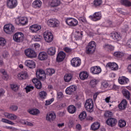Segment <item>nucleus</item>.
Here are the masks:
<instances>
[{"label": "nucleus", "mask_w": 131, "mask_h": 131, "mask_svg": "<svg viewBox=\"0 0 131 131\" xmlns=\"http://www.w3.org/2000/svg\"><path fill=\"white\" fill-rule=\"evenodd\" d=\"M11 88L13 91L14 92H17L19 90V86L16 84H11Z\"/></svg>", "instance_id": "obj_51"}, {"label": "nucleus", "mask_w": 131, "mask_h": 131, "mask_svg": "<svg viewBox=\"0 0 131 131\" xmlns=\"http://www.w3.org/2000/svg\"><path fill=\"white\" fill-rule=\"evenodd\" d=\"M71 63L73 67H79L81 64V60L78 57H74L71 60Z\"/></svg>", "instance_id": "obj_11"}, {"label": "nucleus", "mask_w": 131, "mask_h": 131, "mask_svg": "<svg viewBox=\"0 0 131 131\" xmlns=\"http://www.w3.org/2000/svg\"><path fill=\"white\" fill-rule=\"evenodd\" d=\"M32 82L35 84L36 89L40 90L41 89V82L37 78H34L32 79Z\"/></svg>", "instance_id": "obj_30"}, {"label": "nucleus", "mask_w": 131, "mask_h": 131, "mask_svg": "<svg viewBox=\"0 0 131 131\" xmlns=\"http://www.w3.org/2000/svg\"><path fill=\"white\" fill-rule=\"evenodd\" d=\"M103 3L102 0H94L93 2V5L97 8V7H100Z\"/></svg>", "instance_id": "obj_44"}, {"label": "nucleus", "mask_w": 131, "mask_h": 131, "mask_svg": "<svg viewBox=\"0 0 131 131\" xmlns=\"http://www.w3.org/2000/svg\"><path fill=\"white\" fill-rule=\"evenodd\" d=\"M27 77H28V74L27 72H21L17 75V78L21 80L26 79Z\"/></svg>", "instance_id": "obj_27"}, {"label": "nucleus", "mask_w": 131, "mask_h": 131, "mask_svg": "<svg viewBox=\"0 0 131 131\" xmlns=\"http://www.w3.org/2000/svg\"><path fill=\"white\" fill-rule=\"evenodd\" d=\"M77 89V87L76 85H70L66 89V94L67 95H72L76 91Z\"/></svg>", "instance_id": "obj_13"}, {"label": "nucleus", "mask_w": 131, "mask_h": 131, "mask_svg": "<svg viewBox=\"0 0 131 131\" xmlns=\"http://www.w3.org/2000/svg\"><path fill=\"white\" fill-rule=\"evenodd\" d=\"M72 79V75L71 74H66L64 76V80L66 82H69Z\"/></svg>", "instance_id": "obj_37"}, {"label": "nucleus", "mask_w": 131, "mask_h": 131, "mask_svg": "<svg viewBox=\"0 0 131 131\" xmlns=\"http://www.w3.org/2000/svg\"><path fill=\"white\" fill-rule=\"evenodd\" d=\"M112 89L114 90L115 91H116V90H118V86H117L115 84H114L113 85Z\"/></svg>", "instance_id": "obj_63"}, {"label": "nucleus", "mask_w": 131, "mask_h": 131, "mask_svg": "<svg viewBox=\"0 0 131 131\" xmlns=\"http://www.w3.org/2000/svg\"><path fill=\"white\" fill-rule=\"evenodd\" d=\"M118 81L120 84H127L129 79L124 76H122L119 78Z\"/></svg>", "instance_id": "obj_28"}, {"label": "nucleus", "mask_w": 131, "mask_h": 131, "mask_svg": "<svg viewBox=\"0 0 131 131\" xmlns=\"http://www.w3.org/2000/svg\"><path fill=\"white\" fill-rule=\"evenodd\" d=\"M5 94V90L3 89L0 90V97H2V96H4Z\"/></svg>", "instance_id": "obj_62"}, {"label": "nucleus", "mask_w": 131, "mask_h": 131, "mask_svg": "<svg viewBox=\"0 0 131 131\" xmlns=\"http://www.w3.org/2000/svg\"><path fill=\"white\" fill-rule=\"evenodd\" d=\"M24 64L26 67H28L30 69H33V68H35V62L33 60L27 59L25 60Z\"/></svg>", "instance_id": "obj_12"}, {"label": "nucleus", "mask_w": 131, "mask_h": 131, "mask_svg": "<svg viewBox=\"0 0 131 131\" xmlns=\"http://www.w3.org/2000/svg\"><path fill=\"white\" fill-rule=\"evenodd\" d=\"M66 57V53L63 51H60L57 56L56 60L57 62H62Z\"/></svg>", "instance_id": "obj_19"}, {"label": "nucleus", "mask_w": 131, "mask_h": 131, "mask_svg": "<svg viewBox=\"0 0 131 131\" xmlns=\"http://www.w3.org/2000/svg\"><path fill=\"white\" fill-rule=\"evenodd\" d=\"M40 113V112H39L38 109L36 108L29 111V113H30V114H31L32 115H37V114H39Z\"/></svg>", "instance_id": "obj_40"}, {"label": "nucleus", "mask_w": 131, "mask_h": 131, "mask_svg": "<svg viewBox=\"0 0 131 131\" xmlns=\"http://www.w3.org/2000/svg\"><path fill=\"white\" fill-rule=\"evenodd\" d=\"M56 72L54 69H47L46 70V73L47 75H53Z\"/></svg>", "instance_id": "obj_42"}, {"label": "nucleus", "mask_w": 131, "mask_h": 131, "mask_svg": "<svg viewBox=\"0 0 131 131\" xmlns=\"http://www.w3.org/2000/svg\"><path fill=\"white\" fill-rule=\"evenodd\" d=\"M56 119V114L54 113H49L47 114L46 116V120L48 121H50V122L52 121H54Z\"/></svg>", "instance_id": "obj_20"}, {"label": "nucleus", "mask_w": 131, "mask_h": 131, "mask_svg": "<svg viewBox=\"0 0 131 131\" xmlns=\"http://www.w3.org/2000/svg\"><path fill=\"white\" fill-rule=\"evenodd\" d=\"M61 5V1L60 0H51L49 2V5L51 8H57Z\"/></svg>", "instance_id": "obj_16"}, {"label": "nucleus", "mask_w": 131, "mask_h": 131, "mask_svg": "<svg viewBox=\"0 0 131 131\" xmlns=\"http://www.w3.org/2000/svg\"><path fill=\"white\" fill-rule=\"evenodd\" d=\"M41 5H42V2L41 1L35 0L33 2L32 6L34 9H39L41 7Z\"/></svg>", "instance_id": "obj_23"}, {"label": "nucleus", "mask_w": 131, "mask_h": 131, "mask_svg": "<svg viewBox=\"0 0 131 131\" xmlns=\"http://www.w3.org/2000/svg\"><path fill=\"white\" fill-rule=\"evenodd\" d=\"M126 46L129 48V49H131V39L128 40L126 42Z\"/></svg>", "instance_id": "obj_59"}, {"label": "nucleus", "mask_w": 131, "mask_h": 131, "mask_svg": "<svg viewBox=\"0 0 131 131\" xmlns=\"http://www.w3.org/2000/svg\"><path fill=\"white\" fill-rule=\"evenodd\" d=\"M57 99H62L63 98V93L61 92H57Z\"/></svg>", "instance_id": "obj_57"}, {"label": "nucleus", "mask_w": 131, "mask_h": 131, "mask_svg": "<svg viewBox=\"0 0 131 131\" xmlns=\"http://www.w3.org/2000/svg\"><path fill=\"white\" fill-rule=\"evenodd\" d=\"M101 85L103 88H104V89H107V88L109 86V83L106 81L102 82L101 83Z\"/></svg>", "instance_id": "obj_55"}, {"label": "nucleus", "mask_w": 131, "mask_h": 131, "mask_svg": "<svg viewBox=\"0 0 131 131\" xmlns=\"http://www.w3.org/2000/svg\"><path fill=\"white\" fill-rule=\"evenodd\" d=\"M128 71L131 74V64L128 66Z\"/></svg>", "instance_id": "obj_64"}, {"label": "nucleus", "mask_w": 131, "mask_h": 131, "mask_svg": "<svg viewBox=\"0 0 131 131\" xmlns=\"http://www.w3.org/2000/svg\"><path fill=\"white\" fill-rule=\"evenodd\" d=\"M122 94L127 100H130V93H129V91H128L127 90L123 89L122 91Z\"/></svg>", "instance_id": "obj_33"}, {"label": "nucleus", "mask_w": 131, "mask_h": 131, "mask_svg": "<svg viewBox=\"0 0 131 131\" xmlns=\"http://www.w3.org/2000/svg\"><path fill=\"white\" fill-rule=\"evenodd\" d=\"M76 128L78 129V130H80V129H81V125L79 124H77L76 126Z\"/></svg>", "instance_id": "obj_61"}, {"label": "nucleus", "mask_w": 131, "mask_h": 131, "mask_svg": "<svg viewBox=\"0 0 131 131\" xmlns=\"http://www.w3.org/2000/svg\"><path fill=\"white\" fill-rule=\"evenodd\" d=\"M66 23L71 27H75L78 25V21L74 18H68L66 20Z\"/></svg>", "instance_id": "obj_8"}, {"label": "nucleus", "mask_w": 131, "mask_h": 131, "mask_svg": "<svg viewBox=\"0 0 131 131\" xmlns=\"http://www.w3.org/2000/svg\"><path fill=\"white\" fill-rule=\"evenodd\" d=\"M24 34L22 32L15 33L13 36V39L15 42H22L24 40Z\"/></svg>", "instance_id": "obj_2"}, {"label": "nucleus", "mask_w": 131, "mask_h": 131, "mask_svg": "<svg viewBox=\"0 0 131 131\" xmlns=\"http://www.w3.org/2000/svg\"><path fill=\"white\" fill-rule=\"evenodd\" d=\"M111 37L113 38L114 40H120L121 38V36H120V34L118 32L112 33L111 35Z\"/></svg>", "instance_id": "obj_31"}, {"label": "nucleus", "mask_w": 131, "mask_h": 131, "mask_svg": "<svg viewBox=\"0 0 131 131\" xmlns=\"http://www.w3.org/2000/svg\"><path fill=\"white\" fill-rule=\"evenodd\" d=\"M117 11L118 13H120V14H124V12L122 11V9L121 8H117Z\"/></svg>", "instance_id": "obj_60"}, {"label": "nucleus", "mask_w": 131, "mask_h": 131, "mask_svg": "<svg viewBox=\"0 0 131 131\" xmlns=\"http://www.w3.org/2000/svg\"><path fill=\"white\" fill-rule=\"evenodd\" d=\"M90 71L92 74H100V73L102 71V69L99 66H94L91 67Z\"/></svg>", "instance_id": "obj_14"}, {"label": "nucleus", "mask_w": 131, "mask_h": 131, "mask_svg": "<svg viewBox=\"0 0 131 131\" xmlns=\"http://www.w3.org/2000/svg\"><path fill=\"white\" fill-rule=\"evenodd\" d=\"M1 72L4 75V76H3L4 79H5V80H8V78H9V76L7 74V72H6L5 70H2L1 71Z\"/></svg>", "instance_id": "obj_52"}, {"label": "nucleus", "mask_w": 131, "mask_h": 131, "mask_svg": "<svg viewBox=\"0 0 131 131\" xmlns=\"http://www.w3.org/2000/svg\"><path fill=\"white\" fill-rule=\"evenodd\" d=\"M10 109L12 111H17L18 110V106L17 105H12L10 107Z\"/></svg>", "instance_id": "obj_58"}, {"label": "nucleus", "mask_w": 131, "mask_h": 131, "mask_svg": "<svg viewBox=\"0 0 131 131\" xmlns=\"http://www.w3.org/2000/svg\"><path fill=\"white\" fill-rule=\"evenodd\" d=\"M125 54L123 52L117 51L114 53L113 55L117 58H121V57H123Z\"/></svg>", "instance_id": "obj_39"}, {"label": "nucleus", "mask_w": 131, "mask_h": 131, "mask_svg": "<svg viewBox=\"0 0 131 131\" xmlns=\"http://www.w3.org/2000/svg\"><path fill=\"white\" fill-rule=\"evenodd\" d=\"M113 113L109 111H106L104 114V116L106 118H108V117H112Z\"/></svg>", "instance_id": "obj_48"}, {"label": "nucleus", "mask_w": 131, "mask_h": 131, "mask_svg": "<svg viewBox=\"0 0 131 131\" xmlns=\"http://www.w3.org/2000/svg\"><path fill=\"white\" fill-rule=\"evenodd\" d=\"M75 37L77 39H81V37H82V32H79V31H76Z\"/></svg>", "instance_id": "obj_47"}, {"label": "nucleus", "mask_w": 131, "mask_h": 131, "mask_svg": "<svg viewBox=\"0 0 131 131\" xmlns=\"http://www.w3.org/2000/svg\"><path fill=\"white\" fill-rule=\"evenodd\" d=\"M18 21V25H26L28 23V18L26 17H20L17 18Z\"/></svg>", "instance_id": "obj_17"}, {"label": "nucleus", "mask_w": 131, "mask_h": 131, "mask_svg": "<svg viewBox=\"0 0 131 131\" xmlns=\"http://www.w3.org/2000/svg\"><path fill=\"white\" fill-rule=\"evenodd\" d=\"M78 20L80 22H83V23H86V18L84 16H80L78 18Z\"/></svg>", "instance_id": "obj_53"}, {"label": "nucleus", "mask_w": 131, "mask_h": 131, "mask_svg": "<svg viewBox=\"0 0 131 131\" xmlns=\"http://www.w3.org/2000/svg\"><path fill=\"white\" fill-rule=\"evenodd\" d=\"M106 123L110 126H115L117 124V120L114 118H110L106 120Z\"/></svg>", "instance_id": "obj_15"}, {"label": "nucleus", "mask_w": 131, "mask_h": 131, "mask_svg": "<svg viewBox=\"0 0 131 131\" xmlns=\"http://www.w3.org/2000/svg\"><path fill=\"white\" fill-rule=\"evenodd\" d=\"M100 128V123L98 122L93 123L91 125V129L92 130H97Z\"/></svg>", "instance_id": "obj_36"}, {"label": "nucleus", "mask_w": 131, "mask_h": 131, "mask_svg": "<svg viewBox=\"0 0 131 131\" xmlns=\"http://www.w3.org/2000/svg\"><path fill=\"white\" fill-rule=\"evenodd\" d=\"M4 30L7 34H12L15 31V27L11 24H7L4 26Z\"/></svg>", "instance_id": "obj_4"}, {"label": "nucleus", "mask_w": 131, "mask_h": 131, "mask_svg": "<svg viewBox=\"0 0 131 131\" xmlns=\"http://www.w3.org/2000/svg\"><path fill=\"white\" fill-rule=\"evenodd\" d=\"M18 5V1L17 0H7L6 6L9 9H14Z\"/></svg>", "instance_id": "obj_10"}, {"label": "nucleus", "mask_w": 131, "mask_h": 131, "mask_svg": "<svg viewBox=\"0 0 131 131\" xmlns=\"http://www.w3.org/2000/svg\"><path fill=\"white\" fill-rule=\"evenodd\" d=\"M48 55L54 56L56 54V48L55 47H50L47 50Z\"/></svg>", "instance_id": "obj_35"}, {"label": "nucleus", "mask_w": 131, "mask_h": 131, "mask_svg": "<svg viewBox=\"0 0 131 131\" xmlns=\"http://www.w3.org/2000/svg\"><path fill=\"white\" fill-rule=\"evenodd\" d=\"M6 45H7L6 39L3 37H0V46L1 47H5Z\"/></svg>", "instance_id": "obj_49"}, {"label": "nucleus", "mask_w": 131, "mask_h": 131, "mask_svg": "<svg viewBox=\"0 0 131 131\" xmlns=\"http://www.w3.org/2000/svg\"><path fill=\"white\" fill-rule=\"evenodd\" d=\"M86 118V112L85 111H83L82 113L80 114L79 115V119L82 121V120H84Z\"/></svg>", "instance_id": "obj_38"}, {"label": "nucleus", "mask_w": 131, "mask_h": 131, "mask_svg": "<svg viewBox=\"0 0 131 131\" xmlns=\"http://www.w3.org/2000/svg\"><path fill=\"white\" fill-rule=\"evenodd\" d=\"M38 58L41 61H45L48 59V54L45 52H41L38 54Z\"/></svg>", "instance_id": "obj_26"}, {"label": "nucleus", "mask_w": 131, "mask_h": 131, "mask_svg": "<svg viewBox=\"0 0 131 131\" xmlns=\"http://www.w3.org/2000/svg\"><path fill=\"white\" fill-rule=\"evenodd\" d=\"M89 18L94 22H97V21H100L102 19V14L101 12H95L92 15L89 16Z\"/></svg>", "instance_id": "obj_7"}, {"label": "nucleus", "mask_w": 131, "mask_h": 131, "mask_svg": "<svg viewBox=\"0 0 131 131\" xmlns=\"http://www.w3.org/2000/svg\"><path fill=\"white\" fill-rule=\"evenodd\" d=\"M126 125V122L124 120L121 119L118 122V126L119 127H124Z\"/></svg>", "instance_id": "obj_43"}, {"label": "nucleus", "mask_w": 131, "mask_h": 131, "mask_svg": "<svg viewBox=\"0 0 131 131\" xmlns=\"http://www.w3.org/2000/svg\"><path fill=\"white\" fill-rule=\"evenodd\" d=\"M121 4L126 7H131V3L127 0H121Z\"/></svg>", "instance_id": "obj_46"}, {"label": "nucleus", "mask_w": 131, "mask_h": 131, "mask_svg": "<svg viewBox=\"0 0 131 131\" xmlns=\"http://www.w3.org/2000/svg\"><path fill=\"white\" fill-rule=\"evenodd\" d=\"M127 106V101L126 99H123L121 103L119 104L118 107L120 110H124Z\"/></svg>", "instance_id": "obj_29"}, {"label": "nucleus", "mask_w": 131, "mask_h": 131, "mask_svg": "<svg viewBox=\"0 0 131 131\" xmlns=\"http://www.w3.org/2000/svg\"><path fill=\"white\" fill-rule=\"evenodd\" d=\"M106 67H108L110 68V69H111V70H113L114 71L118 70V65L115 62L107 63L106 64Z\"/></svg>", "instance_id": "obj_18"}, {"label": "nucleus", "mask_w": 131, "mask_h": 131, "mask_svg": "<svg viewBox=\"0 0 131 131\" xmlns=\"http://www.w3.org/2000/svg\"><path fill=\"white\" fill-rule=\"evenodd\" d=\"M67 110L70 114H74L76 112V107L73 105H70L68 107Z\"/></svg>", "instance_id": "obj_34"}, {"label": "nucleus", "mask_w": 131, "mask_h": 131, "mask_svg": "<svg viewBox=\"0 0 131 131\" xmlns=\"http://www.w3.org/2000/svg\"><path fill=\"white\" fill-rule=\"evenodd\" d=\"M40 29H41V26L38 25H33L30 27V30L33 33L37 32Z\"/></svg>", "instance_id": "obj_24"}, {"label": "nucleus", "mask_w": 131, "mask_h": 131, "mask_svg": "<svg viewBox=\"0 0 131 131\" xmlns=\"http://www.w3.org/2000/svg\"><path fill=\"white\" fill-rule=\"evenodd\" d=\"M47 92L46 91H41L39 93V96L40 98V99H45L46 98H47Z\"/></svg>", "instance_id": "obj_45"}, {"label": "nucleus", "mask_w": 131, "mask_h": 131, "mask_svg": "<svg viewBox=\"0 0 131 131\" xmlns=\"http://www.w3.org/2000/svg\"><path fill=\"white\" fill-rule=\"evenodd\" d=\"M103 48L104 50H105V51L109 52H113V51H114L115 49V47L107 43L104 45Z\"/></svg>", "instance_id": "obj_25"}, {"label": "nucleus", "mask_w": 131, "mask_h": 131, "mask_svg": "<svg viewBox=\"0 0 131 131\" xmlns=\"http://www.w3.org/2000/svg\"><path fill=\"white\" fill-rule=\"evenodd\" d=\"M25 54L28 58H36V53L32 49H28L25 50Z\"/></svg>", "instance_id": "obj_9"}, {"label": "nucleus", "mask_w": 131, "mask_h": 131, "mask_svg": "<svg viewBox=\"0 0 131 131\" xmlns=\"http://www.w3.org/2000/svg\"><path fill=\"white\" fill-rule=\"evenodd\" d=\"M97 47V44L95 41H91L86 46L85 48V52L86 54H93L96 51V47Z\"/></svg>", "instance_id": "obj_1"}, {"label": "nucleus", "mask_w": 131, "mask_h": 131, "mask_svg": "<svg viewBox=\"0 0 131 131\" xmlns=\"http://www.w3.org/2000/svg\"><path fill=\"white\" fill-rule=\"evenodd\" d=\"M36 75L39 79H43L44 77H46V73L43 70H39V71H37Z\"/></svg>", "instance_id": "obj_22"}, {"label": "nucleus", "mask_w": 131, "mask_h": 131, "mask_svg": "<svg viewBox=\"0 0 131 131\" xmlns=\"http://www.w3.org/2000/svg\"><path fill=\"white\" fill-rule=\"evenodd\" d=\"M84 107L87 111L89 112H92L93 111V109H94V103L93 101V99H89L86 100Z\"/></svg>", "instance_id": "obj_5"}, {"label": "nucleus", "mask_w": 131, "mask_h": 131, "mask_svg": "<svg viewBox=\"0 0 131 131\" xmlns=\"http://www.w3.org/2000/svg\"><path fill=\"white\" fill-rule=\"evenodd\" d=\"M42 38V37L39 35H35L34 36V41H40Z\"/></svg>", "instance_id": "obj_50"}, {"label": "nucleus", "mask_w": 131, "mask_h": 131, "mask_svg": "<svg viewBox=\"0 0 131 131\" xmlns=\"http://www.w3.org/2000/svg\"><path fill=\"white\" fill-rule=\"evenodd\" d=\"M4 116L6 118H8V119H10L11 120H16L17 119V116L15 114H10L8 113H5Z\"/></svg>", "instance_id": "obj_32"}, {"label": "nucleus", "mask_w": 131, "mask_h": 131, "mask_svg": "<svg viewBox=\"0 0 131 131\" xmlns=\"http://www.w3.org/2000/svg\"><path fill=\"white\" fill-rule=\"evenodd\" d=\"M63 50L66 53H72V49L69 47H64Z\"/></svg>", "instance_id": "obj_56"}, {"label": "nucleus", "mask_w": 131, "mask_h": 131, "mask_svg": "<svg viewBox=\"0 0 131 131\" xmlns=\"http://www.w3.org/2000/svg\"><path fill=\"white\" fill-rule=\"evenodd\" d=\"M89 74L86 71H83L80 73L79 76L81 80H86L89 78Z\"/></svg>", "instance_id": "obj_21"}, {"label": "nucleus", "mask_w": 131, "mask_h": 131, "mask_svg": "<svg viewBox=\"0 0 131 131\" xmlns=\"http://www.w3.org/2000/svg\"><path fill=\"white\" fill-rule=\"evenodd\" d=\"M53 102H54V98H51V99L46 101L45 105L46 106H49V105H51Z\"/></svg>", "instance_id": "obj_54"}, {"label": "nucleus", "mask_w": 131, "mask_h": 131, "mask_svg": "<svg viewBox=\"0 0 131 131\" xmlns=\"http://www.w3.org/2000/svg\"><path fill=\"white\" fill-rule=\"evenodd\" d=\"M47 24L50 27L56 28L60 26V21L55 18L50 19L47 21Z\"/></svg>", "instance_id": "obj_6"}, {"label": "nucleus", "mask_w": 131, "mask_h": 131, "mask_svg": "<svg viewBox=\"0 0 131 131\" xmlns=\"http://www.w3.org/2000/svg\"><path fill=\"white\" fill-rule=\"evenodd\" d=\"M98 80L96 79H92L90 80V85L92 88H95L96 85L98 84Z\"/></svg>", "instance_id": "obj_41"}, {"label": "nucleus", "mask_w": 131, "mask_h": 131, "mask_svg": "<svg viewBox=\"0 0 131 131\" xmlns=\"http://www.w3.org/2000/svg\"><path fill=\"white\" fill-rule=\"evenodd\" d=\"M43 37L46 42H52L54 40V35L50 31H46L44 32Z\"/></svg>", "instance_id": "obj_3"}]
</instances>
